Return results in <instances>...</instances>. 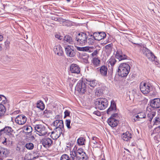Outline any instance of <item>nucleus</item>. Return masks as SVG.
I'll return each instance as SVG.
<instances>
[{
  "label": "nucleus",
  "instance_id": "5701e85b",
  "mask_svg": "<svg viewBox=\"0 0 160 160\" xmlns=\"http://www.w3.org/2000/svg\"><path fill=\"white\" fill-rule=\"evenodd\" d=\"M11 60V58L7 55L3 56L1 58V61L5 64L8 63Z\"/></svg>",
  "mask_w": 160,
  "mask_h": 160
},
{
  "label": "nucleus",
  "instance_id": "cd10ccee",
  "mask_svg": "<svg viewBox=\"0 0 160 160\" xmlns=\"http://www.w3.org/2000/svg\"><path fill=\"white\" fill-rule=\"evenodd\" d=\"M155 112H152L148 113L147 117L149 118V121L151 122V123L152 118L155 116Z\"/></svg>",
  "mask_w": 160,
  "mask_h": 160
},
{
  "label": "nucleus",
  "instance_id": "c85d7f7f",
  "mask_svg": "<svg viewBox=\"0 0 160 160\" xmlns=\"http://www.w3.org/2000/svg\"><path fill=\"white\" fill-rule=\"evenodd\" d=\"M100 60L96 58H94L92 60V63L96 67L98 66L100 64Z\"/></svg>",
  "mask_w": 160,
  "mask_h": 160
},
{
  "label": "nucleus",
  "instance_id": "2f4dec72",
  "mask_svg": "<svg viewBox=\"0 0 160 160\" xmlns=\"http://www.w3.org/2000/svg\"><path fill=\"white\" fill-rule=\"evenodd\" d=\"M76 152L77 155V157H79V156L82 154L83 155L84 153L85 152H84L82 148H78L77 150V147H76Z\"/></svg>",
  "mask_w": 160,
  "mask_h": 160
},
{
  "label": "nucleus",
  "instance_id": "0e129e2a",
  "mask_svg": "<svg viewBox=\"0 0 160 160\" xmlns=\"http://www.w3.org/2000/svg\"><path fill=\"white\" fill-rule=\"evenodd\" d=\"M76 157H73L72 156H71L70 158L69 157V160H74L75 159V158Z\"/></svg>",
  "mask_w": 160,
  "mask_h": 160
},
{
  "label": "nucleus",
  "instance_id": "4c0bfd02",
  "mask_svg": "<svg viewBox=\"0 0 160 160\" xmlns=\"http://www.w3.org/2000/svg\"><path fill=\"white\" fill-rule=\"evenodd\" d=\"M88 158V156H87L86 153H84L83 155H82V157L80 158L79 157H78L77 160H87Z\"/></svg>",
  "mask_w": 160,
  "mask_h": 160
},
{
  "label": "nucleus",
  "instance_id": "f704fd0d",
  "mask_svg": "<svg viewBox=\"0 0 160 160\" xmlns=\"http://www.w3.org/2000/svg\"><path fill=\"white\" fill-rule=\"evenodd\" d=\"M7 102V100L6 97L2 95H0V103L1 104H5Z\"/></svg>",
  "mask_w": 160,
  "mask_h": 160
},
{
  "label": "nucleus",
  "instance_id": "ddd939ff",
  "mask_svg": "<svg viewBox=\"0 0 160 160\" xmlns=\"http://www.w3.org/2000/svg\"><path fill=\"white\" fill-rule=\"evenodd\" d=\"M150 105L153 108H157L160 107V98H155L152 100L150 102Z\"/></svg>",
  "mask_w": 160,
  "mask_h": 160
},
{
  "label": "nucleus",
  "instance_id": "3c124183",
  "mask_svg": "<svg viewBox=\"0 0 160 160\" xmlns=\"http://www.w3.org/2000/svg\"><path fill=\"white\" fill-rule=\"evenodd\" d=\"M63 20L62 18H58V20H57V21H58L59 22L60 24H62V23L63 22Z\"/></svg>",
  "mask_w": 160,
  "mask_h": 160
},
{
  "label": "nucleus",
  "instance_id": "680f3d73",
  "mask_svg": "<svg viewBox=\"0 0 160 160\" xmlns=\"http://www.w3.org/2000/svg\"><path fill=\"white\" fill-rule=\"evenodd\" d=\"M9 42L8 41H6L5 42V44L6 46H7V48H8L9 46Z\"/></svg>",
  "mask_w": 160,
  "mask_h": 160
},
{
  "label": "nucleus",
  "instance_id": "9b49d317",
  "mask_svg": "<svg viewBox=\"0 0 160 160\" xmlns=\"http://www.w3.org/2000/svg\"><path fill=\"white\" fill-rule=\"evenodd\" d=\"M41 142L44 147L46 148H48L52 146L53 141L50 138H48L42 139Z\"/></svg>",
  "mask_w": 160,
  "mask_h": 160
},
{
  "label": "nucleus",
  "instance_id": "79ce46f5",
  "mask_svg": "<svg viewBox=\"0 0 160 160\" xmlns=\"http://www.w3.org/2000/svg\"><path fill=\"white\" fill-rule=\"evenodd\" d=\"M52 112L51 110H46L44 111V114L47 117H49L52 115Z\"/></svg>",
  "mask_w": 160,
  "mask_h": 160
},
{
  "label": "nucleus",
  "instance_id": "39448f33",
  "mask_svg": "<svg viewBox=\"0 0 160 160\" xmlns=\"http://www.w3.org/2000/svg\"><path fill=\"white\" fill-rule=\"evenodd\" d=\"M88 38V35L86 33L81 32L76 36L75 40L78 45L83 46L87 44V38Z\"/></svg>",
  "mask_w": 160,
  "mask_h": 160
},
{
  "label": "nucleus",
  "instance_id": "f8f14e48",
  "mask_svg": "<svg viewBox=\"0 0 160 160\" xmlns=\"http://www.w3.org/2000/svg\"><path fill=\"white\" fill-rule=\"evenodd\" d=\"M116 104L114 101H112L111 102V105L110 107L107 110V113L108 114H112L115 112L116 111Z\"/></svg>",
  "mask_w": 160,
  "mask_h": 160
},
{
  "label": "nucleus",
  "instance_id": "5fc2aeb1",
  "mask_svg": "<svg viewBox=\"0 0 160 160\" xmlns=\"http://www.w3.org/2000/svg\"><path fill=\"white\" fill-rule=\"evenodd\" d=\"M98 51L97 50H95L93 53H92V55L93 56H95L98 54Z\"/></svg>",
  "mask_w": 160,
  "mask_h": 160
},
{
  "label": "nucleus",
  "instance_id": "c03bdc74",
  "mask_svg": "<svg viewBox=\"0 0 160 160\" xmlns=\"http://www.w3.org/2000/svg\"><path fill=\"white\" fill-rule=\"evenodd\" d=\"M112 43L109 44L105 47V48L106 50H107V51H111L112 48Z\"/></svg>",
  "mask_w": 160,
  "mask_h": 160
},
{
  "label": "nucleus",
  "instance_id": "f3484780",
  "mask_svg": "<svg viewBox=\"0 0 160 160\" xmlns=\"http://www.w3.org/2000/svg\"><path fill=\"white\" fill-rule=\"evenodd\" d=\"M4 133L9 136L10 137H14V135L12 134L13 130L12 128L10 127H6L3 128Z\"/></svg>",
  "mask_w": 160,
  "mask_h": 160
},
{
  "label": "nucleus",
  "instance_id": "dca6fc26",
  "mask_svg": "<svg viewBox=\"0 0 160 160\" xmlns=\"http://www.w3.org/2000/svg\"><path fill=\"white\" fill-rule=\"evenodd\" d=\"M119 121L116 119L110 117L108 120V124L112 127L117 126L118 123Z\"/></svg>",
  "mask_w": 160,
  "mask_h": 160
},
{
  "label": "nucleus",
  "instance_id": "f257e3e1",
  "mask_svg": "<svg viewBox=\"0 0 160 160\" xmlns=\"http://www.w3.org/2000/svg\"><path fill=\"white\" fill-rule=\"evenodd\" d=\"M75 90L80 94L85 93V92L88 94H91L93 92L92 89L89 88L86 84L85 80H79L75 87Z\"/></svg>",
  "mask_w": 160,
  "mask_h": 160
},
{
  "label": "nucleus",
  "instance_id": "473e14b6",
  "mask_svg": "<svg viewBox=\"0 0 160 160\" xmlns=\"http://www.w3.org/2000/svg\"><path fill=\"white\" fill-rule=\"evenodd\" d=\"M85 141V139L82 138H79L77 140V143L79 145H82L84 144V142Z\"/></svg>",
  "mask_w": 160,
  "mask_h": 160
},
{
  "label": "nucleus",
  "instance_id": "6ab92c4d",
  "mask_svg": "<svg viewBox=\"0 0 160 160\" xmlns=\"http://www.w3.org/2000/svg\"><path fill=\"white\" fill-rule=\"evenodd\" d=\"M63 41L66 44H72L73 43V40L72 37L69 35H66L64 36Z\"/></svg>",
  "mask_w": 160,
  "mask_h": 160
},
{
  "label": "nucleus",
  "instance_id": "864d4df0",
  "mask_svg": "<svg viewBox=\"0 0 160 160\" xmlns=\"http://www.w3.org/2000/svg\"><path fill=\"white\" fill-rule=\"evenodd\" d=\"M67 20H64L63 22L62 23V25L63 26H68V22H66Z\"/></svg>",
  "mask_w": 160,
  "mask_h": 160
},
{
  "label": "nucleus",
  "instance_id": "f03ea898",
  "mask_svg": "<svg viewBox=\"0 0 160 160\" xmlns=\"http://www.w3.org/2000/svg\"><path fill=\"white\" fill-rule=\"evenodd\" d=\"M54 126L56 127V131L51 132V134H56L55 138H58L62 133V131L64 129L63 121L62 120H56L53 122Z\"/></svg>",
  "mask_w": 160,
  "mask_h": 160
},
{
  "label": "nucleus",
  "instance_id": "c9c22d12",
  "mask_svg": "<svg viewBox=\"0 0 160 160\" xmlns=\"http://www.w3.org/2000/svg\"><path fill=\"white\" fill-rule=\"evenodd\" d=\"M109 62L112 66H113L116 62V61L114 57H112L109 60Z\"/></svg>",
  "mask_w": 160,
  "mask_h": 160
},
{
  "label": "nucleus",
  "instance_id": "aec40b11",
  "mask_svg": "<svg viewBox=\"0 0 160 160\" xmlns=\"http://www.w3.org/2000/svg\"><path fill=\"white\" fill-rule=\"evenodd\" d=\"M85 82L86 84L89 85L92 88V89L97 85V83L96 82V81L94 80L86 79L85 80Z\"/></svg>",
  "mask_w": 160,
  "mask_h": 160
},
{
  "label": "nucleus",
  "instance_id": "58836bf2",
  "mask_svg": "<svg viewBox=\"0 0 160 160\" xmlns=\"http://www.w3.org/2000/svg\"><path fill=\"white\" fill-rule=\"evenodd\" d=\"M71 120L70 119H67L66 120L65 124L66 126L68 129H70L72 128V124L70 126Z\"/></svg>",
  "mask_w": 160,
  "mask_h": 160
},
{
  "label": "nucleus",
  "instance_id": "37998d69",
  "mask_svg": "<svg viewBox=\"0 0 160 160\" xmlns=\"http://www.w3.org/2000/svg\"><path fill=\"white\" fill-rule=\"evenodd\" d=\"M69 156L67 154H64L62 155L60 160H69Z\"/></svg>",
  "mask_w": 160,
  "mask_h": 160
},
{
  "label": "nucleus",
  "instance_id": "8fccbe9b",
  "mask_svg": "<svg viewBox=\"0 0 160 160\" xmlns=\"http://www.w3.org/2000/svg\"><path fill=\"white\" fill-rule=\"evenodd\" d=\"M93 113L98 116H100L101 115L100 112L98 111H95L93 112Z\"/></svg>",
  "mask_w": 160,
  "mask_h": 160
},
{
  "label": "nucleus",
  "instance_id": "603ef678",
  "mask_svg": "<svg viewBox=\"0 0 160 160\" xmlns=\"http://www.w3.org/2000/svg\"><path fill=\"white\" fill-rule=\"evenodd\" d=\"M83 51H88L90 49V48L89 47H83Z\"/></svg>",
  "mask_w": 160,
  "mask_h": 160
},
{
  "label": "nucleus",
  "instance_id": "20e7f679",
  "mask_svg": "<svg viewBox=\"0 0 160 160\" xmlns=\"http://www.w3.org/2000/svg\"><path fill=\"white\" fill-rule=\"evenodd\" d=\"M94 104L96 108L102 110L107 107L108 101L105 98H100L96 99Z\"/></svg>",
  "mask_w": 160,
  "mask_h": 160
},
{
  "label": "nucleus",
  "instance_id": "338daca9",
  "mask_svg": "<svg viewBox=\"0 0 160 160\" xmlns=\"http://www.w3.org/2000/svg\"><path fill=\"white\" fill-rule=\"evenodd\" d=\"M2 132L4 133V131H3V129H2L0 130V136L2 135Z\"/></svg>",
  "mask_w": 160,
  "mask_h": 160
},
{
  "label": "nucleus",
  "instance_id": "4d7b16f0",
  "mask_svg": "<svg viewBox=\"0 0 160 160\" xmlns=\"http://www.w3.org/2000/svg\"><path fill=\"white\" fill-rule=\"evenodd\" d=\"M2 154L3 155H4L5 156L7 155H8V150L7 149H6L3 152Z\"/></svg>",
  "mask_w": 160,
  "mask_h": 160
},
{
  "label": "nucleus",
  "instance_id": "de8ad7c7",
  "mask_svg": "<svg viewBox=\"0 0 160 160\" xmlns=\"http://www.w3.org/2000/svg\"><path fill=\"white\" fill-rule=\"evenodd\" d=\"M64 113L65 114L64 118H65L66 117L69 116L70 113V112L68 110H66Z\"/></svg>",
  "mask_w": 160,
  "mask_h": 160
},
{
  "label": "nucleus",
  "instance_id": "72a5a7b5",
  "mask_svg": "<svg viewBox=\"0 0 160 160\" xmlns=\"http://www.w3.org/2000/svg\"><path fill=\"white\" fill-rule=\"evenodd\" d=\"M146 116L144 112H141L138 114L136 116L137 118H146Z\"/></svg>",
  "mask_w": 160,
  "mask_h": 160
},
{
  "label": "nucleus",
  "instance_id": "7c9ffc66",
  "mask_svg": "<svg viewBox=\"0 0 160 160\" xmlns=\"http://www.w3.org/2000/svg\"><path fill=\"white\" fill-rule=\"evenodd\" d=\"M5 107L2 104H0V116H3L6 111Z\"/></svg>",
  "mask_w": 160,
  "mask_h": 160
},
{
  "label": "nucleus",
  "instance_id": "a19ab883",
  "mask_svg": "<svg viewBox=\"0 0 160 160\" xmlns=\"http://www.w3.org/2000/svg\"><path fill=\"white\" fill-rule=\"evenodd\" d=\"M142 51L143 53L146 56L148 54H149L151 52L147 48L143 47L142 48Z\"/></svg>",
  "mask_w": 160,
  "mask_h": 160
},
{
  "label": "nucleus",
  "instance_id": "6e6d98bb",
  "mask_svg": "<svg viewBox=\"0 0 160 160\" xmlns=\"http://www.w3.org/2000/svg\"><path fill=\"white\" fill-rule=\"evenodd\" d=\"M118 117V114L117 113H114L112 114L110 117H112V118H116Z\"/></svg>",
  "mask_w": 160,
  "mask_h": 160
},
{
  "label": "nucleus",
  "instance_id": "bf43d9fd",
  "mask_svg": "<svg viewBox=\"0 0 160 160\" xmlns=\"http://www.w3.org/2000/svg\"><path fill=\"white\" fill-rule=\"evenodd\" d=\"M77 49L80 51H83V47H77Z\"/></svg>",
  "mask_w": 160,
  "mask_h": 160
},
{
  "label": "nucleus",
  "instance_id": "a878e982",
  "mask_svg": "<svg viewBox=\"0 0 160 160\" xmlns=\"http://www.w3.org/2000/svg\"><path fill=\"white\" fill-rule=\"evenodd\" d=\"M37 107L42 110H43L45 106L43 102L41 100L38 101L37 103Z\"/></svg>",
  "mask_w": 160,
  "mask_h": 160
},
{
  "label": "nucleus",
  "instance_id": "6e6552de",
  "mask_svg": "<svg viewBox=\"0 0 160 160\" xmlns=\"http://www.w3.org/2000/svg\"><path fill=\"white\" fill-rule=\"evenodd\" d=\"M27 120L26 117L23 115H19L15 119L16 123L19 125H23L26 122Z\"/></svg>",
  "mask_w": 160,
  "mask_h": 160
},
{
  "label": "nucleus",
  "instance_id": "13d9d810",
  "mask_svg": "<svg viewBox=\"0 0 160 160\" xmlns=\"http://www.w3.org/2000/svg\"><path fill=\"white\" fill-rule=\"evenodd\" d=\"M55 37L56 38H57L61 40L62 39V37L60 36L59 35H58V34H56L55 35Z\"/></svg>",
  "mask_w": 160,
  "mask_h": 160
},
{
  "label": "nucleus",
  "instance_id": "09e8293b",
  "mask_svg": "<svg viewBox=\"0 0 160 160\" xmlns=\"http://www.w3.org/2000/svg\"><path fill=\"white\" fill-rule=\"evenodd\" d=\"M153 107H152L150 106L148 107L147 108V112H154L152 110Z\"/></svg>",
  "mask_w": 160,
  "mask_h": 160
},
{
  "label": "nucleus",
  "instance_id": "4be33fe9",
  "mask_svg": "<svg viewBox=\"0 0 160 160\" xmlns=\"http://www.w3.org/2000/svg\"><path fill=\"white\" fill-rule=\"evenodd\" d=\"M108 68L105 66H102L100 68V72L101 75L104 77L107 76Z\"/></svg>",
  "mask_w": 160,
  "mask_h": 160
},
{
  "label": "nucleus",
  "instance_id": "bb28decb",
  "mask_svg": "<svg viewBox=\"0 0 160 160\" xmlns=\"http://www.w3.org/2000/svg\"><path fill=\"white\" fill-rule=\"evenodd\" d=\"M81 58L84 62L86 63H88V59L89 58L88 54L86 53H84L82 55Z\"/></svg>",
  "mask_w": 160,
  "mask_h": 160
},
{
  "label": "nucleus",
  "instance_id": "423d86ee",
  "mask_svg": "<svg viewBox=\"0 0 160 160\" xmlns=\"http://www.w3.org/2000/svg\"><path fill=\"white\" fill-rule=\"evenodd\" d=\"M140 88L141 92L144 94L148 93L152 89L150 83L144 81L140 83Z\"/></svg>",
  "mask_w": 160,
  "mask_h": 160
},
{
  "label": "nucleus",
  "instance_id": "e2e57ef3",
  "mask_svg": "<svg viewBox=\"0 0 160 160\" xmlns=\"http://www.w3.org/2000/svg\"><path fill=\"white\" fill-rule=\"evenodd\" d=\"M20 112V111L19 110H16V111H14L13 113L14 114H18V113H19V112Z\"/></svg>",
  "mask_w": 160,
  "mask_h": 160
},
{
  "label": "nucleus",
  "instance_id": "49530a36",
  "mask_svg": "<svg viewBox=\"0 0 160 160\" xmlns=\"http://www.w3.org/2000/svg\"><path fill=\"white\" fill-rule=\"evenodd\" d=\"M98 139L96 137H93L92 138L91 142L94 144H97L98 143Z\"/></svg>",
  "mask_w": 160,
  "mask_h": 160
},
{
  "label": "nucleus",
  "instance_id": "052dcab7",
  "mask_svg": "<svg viewBox=\"0 0 160 160\" xmlns=\"http://www.w3.org/2000/svg\"><path fill=\"white\" fill-rule=\"evenodd\" d=\"M51 18L52 20H54L55 21H57L58 18L57 17H55L54 16L52 17Z\"/></svg>",
  "mask_w": 160,
  "mask_h": 160
},
{
  "label": "nucleus",
  "instance_id": "9d476101",
  "mask_svg": "<svg viewBox=\"0 0 160 160\" xmlns=\"http://www.w3.org/2000/svg\"><path fill=\"white\" fill-rule=\"evenodd\" d=\"M72 48H73L72 46L69 45H68L67 47L65 48V52L68 57H72L75 55L76 52Z\"/></svg>",
  "mask_w": 160,
  "mask_h": 160
},
{
  "label": "nucleus",
  "instance_id": "2eb2a0df",
  "mask_svg": "<svg viewBox=\"0 0 160 160\" xmlns=\"http://www.w3.org/2000/svg\"><path fill=\"white\" fill-rule=\"evenodd\" d=\"M70 70L72 73L78 74L80 72V67L76 64H71L70 67Z\"/></svg>",
  "mask_w": 160,
  "mask_h": 160
},
{
  "label": "nucleus",
  "instance_id": "b1692460",
  "mask_svg": "<svg viewBox=\"0 0 160 160\" xmlns=\"http://www.w3.org/2000/svg\"><path fill=\"white\" fill-rule=\"evenodd\" d=\"M95 40L92 37V35L91 34L87 38V44L88 43L89 45H92L94 43Z\"/></svg>",
  "mask_w": 160,
  "mask_h": 160
},
{
  "label": "nucleus",
  "instance_id": "0eeeda50",
  "mask_svg": "<svg viewBox=\"0 0 160 160\" xmlns=\"http://www.w3.org/2000/svg\"><path fill=\"white\" fill-rule=\"evenodd\" d=\"M34 128L35 130L39 133L40 136L45 135L48 132L47 128L43 125L42 124H36Z\"/></svg>",
  "mask_w": 160,
  "mask_h": 160
},
{
  "label": "nucleus",
  "instance_id": "a18cd8bd",
  "mask_svg": "<svg viewBox=\"0 0 160 160\" xmlns=\"http://www.w3.org/2000/svg\"><path fill=\"white\" fill-rule=\"evenodd\" d=\"M26 130L27 131L26 132L29 134L32 132V128L30 126H27L26 128Z\"/></svg>",
  "mask_w": 160,
  "mask_h": 160
},
{
  "label": "nucleus",
  "instance_id": "ea45409f",
  "mask_svg": "<svg viewBox=\"0 0 160 160\" xmlns=\"http://www.w3.org/2000/svg\"><path fill=\"white\" fill-rule=\"evenodd\" d=\"M76 147L75 146L74 147L73 150L71 152H70V155L71 156H72L73 157H76V159H77L78 157L77 155L76 152Z\"/></svg>",
  "mask_w": 160,
  "mask_h": 160
},
{
  "label": "nucleus",
  "instance_id": "393cba45",
  "mask_svg": "<svg viewBox=\"0 0 160 160\" xmlns=\"http://www.w3.org/2000/svg\"><path fill=\"white\" fill-rule=\"evenodd\" d=\"M146 57L149 60L152 61H155L157 59V57L151 52L148 54Z\"/></svg>",
  "mask_w": 160,
  "mask_h": 160
},
{
  "label": "nucleus",
  "instance_id": "e433bc0d",
  "mask_svg": "<svg viewBox=\"0 0 160 160\" xmlns=\"http://www.w3.org/2000/svg\"><path fill=\"white\" fill-rule=\"evenodd\" d=\"M25 147L28 149L32 150L33 148L34 145L31 142H28L26 144Z\"/></svg>",
  "mask_w": 160,
  "mask_h": 160
},
{
  "label": "nucleus",
  "instance_id": "412c9836",
  "mask_svg": "<svg viewBox=\"0 0 160 160\" xmlns=\"http://www.w3.org/2000/svg\"><path fill=\"white\" fill-rule=\"evenodd\" d=\"M132 135L129 132L124 133L122 136V139L124 141H127L132 138Z\"/></svg>",
  "mask_w": 160,
  "mask_h": 160
},
{
  "label": "nucleus",
  "instance_id": "c756f323",
  "mask_svg": "<svg viewBox=\"0 0 160 160\" xmlns=\"http://www.w3.org/2000/svg\"><path fill=\"white\" fill-rule=\"evenodd\" d=\"M152 125H158L160 124V118L159 117H156L154 118L152 122Z\"/></svg>",
  "mask_w": 160,
  "mask_h": 160
},
{
  "label": "nucleus",
  "instance_id": "69168bd1",
  "mask_svg": "<svg viewBox=\"0 0 160 160\" xmlns=\"http://www.w3.org/2000/svg\"><path fill=\"white\" fill-rule=\"evenodd\" d=\"M56 136V134H53L52 135L51 134V136H52V138H53V137H54V138H53V139H57V138H55V137Z\"/></svg>",
  "mask_w": 160,
  "mask_h": 160
},
{
  "label": "nucleus",
  "instance_id": "774afa93",
  "mask_svg": "<svg viewBox=\"0 0 160 160\" xmlns=\"http://www.w3.org/2000/svg\"><path fill=\"white\" fill-rule=\"evenodd\" d=\"M60 118V115H57L56 116V117H55V118L58 119H59Z\"/></svg>",
  "mask_w": 160,
  "mask_h": 160
},
{
  "label": "nucleus",
  "instance_id": "a211bd4d",
  "mask_svg": "<svg viewBox=\"0 0 160 160\" xmlns=\"http://www.w3.org/2000/svg\"><path fill=\"white\" fill-rule=\"evenodd\" d=\"M54 51L55 53L58 56H62L63 54V51L60 45L55 46L54 48Z\"/></svg>",
  "mask_w": 160,
  "mask_h": 160
},
{
  "label": "nucleus",
  "instance_id": "4468645a",
  "mask_svg": "<svg viewBox=\"0 0 160 160\" xmlns=\"http://www.w3.org/2000/svg\"><path fill=\"white\" fill-rule=\"evenodd\" d=\"M116 58L118 59L119 61H121L126 59L127 56L126 55L122 53L121 50L118 49L116 52Z\"/></svg>",
  "mask_w": 160,
  "mask_h": 160
},
{
  "label": "nucleus",
  "instance_id": "1a4fd4ad",
  "mask_svg": "<svg viewBox=\"0 0 160 160\" xmlns=\"http://www.w3.org/2000/svg\"><path fill=\"white\" fill-rule=\"evenodd\" d=\"M106 35L105 32H95L92 34V37L96 40L100 41L104 39Z\"/></svg>",
  "mask_w": 160,
  "mask_h": 160
},
{
  "label": "nucleus",
  "instance_id": "7ed1b4c3",
  "mask_svg": "<svg viewBox=\"0 0 160 160\" xmlns=\"http://www.w3.org/2000/svg\"><path fill=\"white\" fill-rule=\"evenodd\" d=\"M130 70V67L128 64L121 63L118 69V75L122 77H126L128 74Z\"/></svg>",
  "mask_w": 160,
  "mask_h": 160
}]
</instances>
